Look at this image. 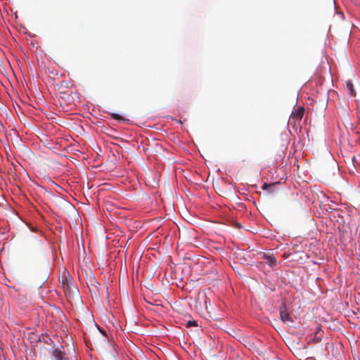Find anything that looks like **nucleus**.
I'll list each match as a JSON object with an SVG mask.
<instances>
[{"label":"nucleus","mask_w":360,"mask_h":360,"mask_svg":"<svg viewBox=\"0 0 360 360\" xmlns=\"http://www.w3.org/2000/svg\"><path fill=\"white\" fill-rule=\"evenodd\" d=\"M61 285L66 296L73 297L77 294L78 290L77 287L70 282L69 274L66 270L64 271L63 275L61 278Z\"/></svg>","instance_id":"nucleus-1"},{"label":"nucleus","mask_w":360,"mask_h":360,"mask_svg":"<svg viewBox=\"0 0 360 360\" xmlns=\"http://www.w3.org/2000/svg\"><path fill=\"white\" fill-rule=\"evenodd\" d=\"M280 183L274 182L271 184L264 183L262 189L266 195L276 193L279 191Z\"/></svg>","instance_id":"nucleus-2"},{"label":"nucleus","mask_w":360,"mask_h":360,"mask_svg":"<svg viewBox=\"0 0 360 360\" xmlns=\"http://www.w3.org/2000/svg\"><path fill=\"white\" fill-rule=\"evenodd\" d=\"M304 108L303 107H298L291 115V119L296 123L300 121L304 115Z\"/></svg>","instance_id":"nucleus-3"},{"label":"nucleus","mask_w":360,"mask_h":360,"mask_svg":"<svg viewBox=\"0 0 360 360\" xmlns=\"http://www.w3.org/2000/svg\"><path fill=\"white\" fill-rule=\"evenodd\" d=\"M280 317H281V319L284 323H292V322H293V320H292V317L290 316L289 313L286 310H285V309L280 311Z\"/></svg>","instance_id":"nucleus-4"},{"label":"nucleus","mask_w":360,"mask_h":360,"mask_svg":"<svg viewBox=\"0 0 360 360\" xmlns=\"http://www.w3.org/2000/svg\"><path fill=\"white\" fill-rule=\"evenodd\" d=\"M266 262L270 266H274L276 264V259L273 255H265Z\"/></svg>","instance_id":"nucleus-5"},{"label":"nucleus","mask_w":360,"mask_h":360,"mask_svg":"<svg viewBox=\"0 0 360 360\" xmlns=\"http://www.w3.org/2000/svg\"><path fill=\"white\" fill-rule=\"evenodd\" d=\"M53 355L57 360H63V352L59 349H55L53 352Z\"/></svg>","instance_id":"nucleus-6"},{"label":"nucleus","mask_w":360,"mask_h":360,"mask_svg":"<svg viewBox=\"0 0 360 360\" xmlns=\"http://www.w3.org/2000/svg\"><path fill=\"white\" fill-rule=\"evenodd\" d=\"M319 332L317 330L315 333L314 337H310L308 340V344H310L311 342H320L321 340V337L320 335H319Z\"/></svg>","instance_id":"nucleus-7"},{"label":"nucleus","mask_w":360,"mask_h":360,"mask_svg":"<svg viewBox=\"0 0 360 360\" xmlns=\"http://www.w3.org/2000/svg\"><path fill=\"white\" fill-rule=\"evenodd\" d=\"M46 195H47V196L49 197V198L48 199L49 200H57V201H58L59 200H58L57 198H60V196L53 194L51 191H46Z\"/></svg>","instance_id":"nucleus-8"},{"label":"nucleus","mask_w":360,"mask_h":360,"mask_svg":"<svg viewBox=\"0 0 360 360\" xmlns=\"http://www.w3.org/2000/svg\"><path fill=\"white\" fill-rule=\"evenodd\" d=\"M346 85H347V87L349 89L350 94L352 96H355L356 93H355L352 82L351 81H348V82H347Z\"/></svg>","instance_id":"nucleus-9"},{"label":"nucleus","mask_w":360,"mask_h":360,"mask_svg":"<svg viewBox=\"0 0 360 360\" xmlns=\"http://www.w3.org/2000/svg\"><path fill=\"white\" fill-rule=\"evenodd\" d=\"M204 302H205V308L207 310L209 309V307H211V304H210V300L207 298V295L205 294H204Z\"/></svg>","instance_id":"nucleus-10"},{"label":"nucleus","mask_w":360,"mask_h":360,"mask_svg":"<svg viewBox=\"0 0 360 360\" xmlns=\"http://www.w3.org/2000/svg\"><path fill=\"white\" fill-rule=\"evenodd\" d=\"M328 204H319L320 208L323 210H325L326 212H330L333 208L330 206H328V208L326 207Z\"/></svg>","instance_id":"nucleus-11"},{"label":"nucleus","mask_w":360,"mask_h":360,"mask_svg":"<svg viewBox=\"0 0 360 360\" xmlns=\"http://www.w3.org/2000/svg\"><path fill=\"white\" fill-rule=\"evenodd\" d=\"M111 117L116 120H123L122 116L116 113H112Z\"/></svg>","instance_id":"nucleus-12"},{"label":"nucleus","mask_w":360,"mask_h":360,"mask_svg":"<svg viewBox=\"0 0 360 360\" xmlns=\"http://www.w3.org/2000/svg\"><path fill=\"white\" fill-rule=\"evenodd\" d=\"M198 326V323L196 321H188L187 323H186V326L187 327H191V326Z\"/></svg>","instance_id":"nucleus-13"},{"label":"nucleus","mask_w":360,"mask_h":360,"mask_svg":"<svg viewBox=\"0 0 360 360\" xmlns=\"http://www.w3.org/2000/svg\"><path fill=\"white\" fill-rule=\"evenodd\" d=\"M105 205H107L106 206L107 210L112 211L113 210L114 204L109 203V204H105Z\"/></svg>","instance_id":"nucleus-14"},{"label":"nucleus","mask_w":360,"mask_h":360,"mask_svg":"<svg viewBox=\"0 0 360 360\" xmlns=\"http://www.w3.org/2000/svg\"><path fill=\"white\" fill-rule=\"evenodd\" d=\"M352 162H353V165H355V164H359V162H357L356 159V157H352Z\"/></svg>","instance_id":"nucleus-15"},{"label":"nucleus","mask_w":360,"mask_h":360,"mask_svg":"<svg viewBox=\"0 0 360 360\" xmlns=\"http://www.w3.org/2000/svg\"><path fill=\"white\" fill-rule=\"evenodd\" d=\"M186 211H187V207H185V210H182L183 213H184Z\"/></svg>","instance_id":"nucleus-16"},{"label":"nucleus","mask_w":360,"mask_h":360,"mask_svg":"<svg viewBox=\"0 0 360 360\" xmlns=\"http://www.w3.org/2000/svg\"><path fill=\"white\" fill-rule=\"evenodd\" d=\"M101 333H102L103 334L105 335V332H103V330H101Z\"/></svg>","instance_id":"nucleus-17"}]
</instances>
